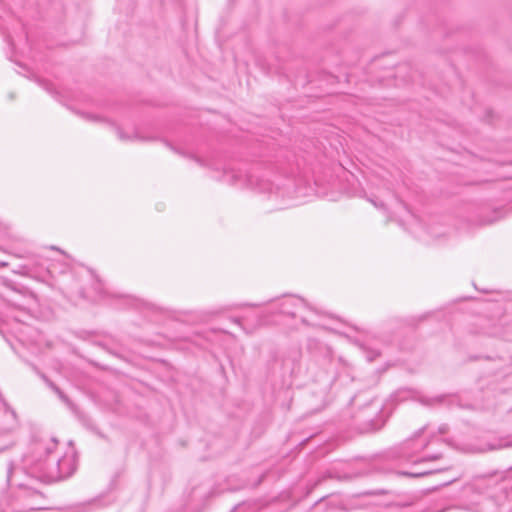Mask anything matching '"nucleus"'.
I'll list each match as a JSON object with an SVG mask.
<instances>
[{
    "label": "nucleus",
    "instance_id": "f257e3e1",
    "mask_svg": "<svg viewBox=\"0 0 512 512\" xmlns=\"http://www.w3.org/2000/svg\"><path fill=\"white\" fill-rule=\"evenodd\" d=\"M382 412V405L370 401L369 404L358 414V420L363 422L365 431H376L382 428L384 421L378 415Z\"/></svg>",
    "mask_w": 512,
    "mask_h": 512
},
{
    "label": "nucleus",
    "instance_id": "f03ea898",
    "mask_svg": "<svg viewBox=\"0 0 512 512\" xmlns=\"http://www.w3.org/2000/svg\"><path fill=\"white\" fill-rule=\"evenodd\" d=\"M59 466V459L48 458L39 468L40 480L45 483L63 480V474L60 472Z\"/></svg>",
    "mask_w": 512,
    "mask_h": 512
},
{
    "label": "nucleus",
    "instance_id": "7ed1b4c3",
    "mask_svg": "<svg viewBox=\"0 0 512 512\" xmlns=\"http://www.w3.org/2000/svg\"><path fill=\"white\" fill-rule=\"evenodd\" d=\"M60 472L63 474V479L70 477L76 470V455L75 453L65 454L59 458Z\"/></svg>",
    "mask_w": 512,
    "mask_h": 512
},
{
    "label": "nucleus",
    "instance_id": "20e7f679",
    "mask_svg": "<svg viewBox=\"0 0 512 512\" xmlns=\"http://www.w3.org/2000/svg\"><path fill=\"white\" fill-rule=\"evenodd\" d=\"M306 303L303 299L297 297H289L280 304V313L289 315L291 317L296 316V308L305 306Z\"/></svg>",
    "mask_w": 512,
    "mask_h": 512
},
{
    "label": "nucleus",
    "instance_id": "39448f33",
    "mask_svg": "<svg viewBox=\"0 0 512 512\" xmlns=\"http://www.w3.org/2000/svg\"><path fill=\"white\" fill-rule=\"evenodd\" d=\"M19 487L22 489V498H31L32 500H38L43 498V494L27 485L19 484Z\"/></svg>",
    "mask_w": 512,
    "mask_h": 512
},
{
    "label": "nucleus",
    "instance_id": "423d86ee",
    "mask_svg": "<svg viewBox=\"0 0 512 512\" xmlns=\"http://www.w3.org/2000/svg\"><path fill=\"white\" fill-rule=\"evenodd\" d=\"M498 214H499V212L493 211V215H494L493 218H479L477 220V222L469 220L466 223V228L471 229L475 226H483V225H487V224H492L493 222H495L498 219Z\"/></svg>",
    "mask_w": 512,
    "mask_h": 512
},
{
    "label": "nucleus",
    "instance_id": "0eeeda50",
    "mask_svg": "<svg viewBox=\"0 0 512 512\" xmlns=\"http://www.w3.org/2000/svg\"><path fill=\"white\" fill-rule=\"evenodd\" d=\"M78 114L85 120L87 121H91V122H105L111 126H114V124L112 122H110L109 120L99 116V115H96V114H92V113H86V112H78Z\"/></svg>",
    "mask_w": 512,
    "mask_h": 512
},
{
    "label": "nucleus",
    "instance_id": "6e6552de",
    "mask_svg": "<svg viewBox=\"0 0 512 512\" xmlns=\"http://www.w3.org/2000/svg\"><path fill=\"white\" fill-rule=\"evenodd\" d=\"M248 182L251 185H255L256 187H258L259 190H261V191H270L271 190V184L269 182L264 181V180H258L257 178H255L252 175H250L248 177Z\"/></svg>",
    "mask_w": 512,
    "mask_h": 512
},
{
    "label": "nucleus",
    "instance_id": "1a4fd4ad",
    "mask_svg": "<svg viewBox=\"0 0 512 512\" xmlns=\"http://www.w3.org/2000/svg\"><path fill=\"white\" fill-rule=\"evenodd\" d=\"M38 83L41 87H43L48 93L54 95L56 94V88L53 84L49 83L48 81L44 79H38Z\"/></svg>",
    "mask_w": 512,
    "mask_h": 512
},
{
    "label": "nucleus",
    "instance_id": "9d476101",
    "mask_svg": "<svg viewBox=\"0 0 512 512\" xmlns=\"http://www.w3.org/2000/svg\"><path fill=\"white\" fill-rule=\"evenodd\" d=\"M430 473L431 472H429V471H424V472L399 471V472H397L398 475L408 476V477H413V478L423 477V476L428 475Z\"/></svg>",
    "mask_w": 512,
    "mask_h": 512
},
{
    "label": "nucleus",
    "instance_id": "9b49d317",
    "mask_svg": "<svg viewBox=\"0 0 512 512\" xmlns=\"http://www.w3.org/2000/svg\"><path fill=\"white\" fill-rule=\"evenodd\" d=\"M115 130L117 132V135L119 137V139L123 140V141H126V140H131L133 138H138L137 134H134V136H129L127 134H125L122 129H120L119 127H115Z\"/></svg>",
    "mask_w": 512,
    "mask_h": 512
},
{
    "label": "nucleus",
    "instance_id": "f8f14e48",
    "mask_svg": "<svg viewBox=\"0 0 512 512\" xmlns=\"http://www.w3.org/2000/svg\"><path fill=\"white\" fill-rule=\"evenodd\" d=\"M59 396V398L64 402L66 403L67 405L69 406H73V403L70 401V399L64 394L63 391H61L59 394H57Z\"/></svg>",
    "mask_w": 512,
    "mask_h": 512
},
{
    "label": "nucleus",
    "instance_id": "ddd939ff",
    "mask_svg": "<svg viewBox=\"0 0 512 512\" xmlns=\"http://www.w3.org/2000/svg\"><path fill=\"white\" fill-rule=\"evenodd\" d=\"M489 335L499 337L503 335L502 329L499 327L493 328V331L488 332Z\"/></svg>",
    "mask_w": 512,
    "mask_h": 512
},
{
    "label": "nucleus",
    "instance_id": "4468645a",
    "mask_svg": "<svg viewBox=\"0 0 512 512\" xmlns=\"http://www.w3.org/2000/svg\"><path fill=\"white\" fill-rule=\"evenodd\" d=\"M100 498H93L91 500H89L88 502L84 503L85 506H96L98 505V503L100 502Z\"/></svg>",
    "mask_w": 512,
    "mask_h": 512
},
{
    "label": "nucleus",
    "instance_id": "2eb2a0df",
    "mask_svg": "<svg viewBox=\"0 0 512 512\" xmlns=\"http://www.w3.org/2000/svg\"><path fill=\"white\" fill-rule=\"evenodd\" d=\"M42 379L47 383V385L54 391L55 390V387H57V385L55 383H53L51 380H49L45 375H42Z\"/></svg>",
    "mask_w": 512,
    "mask_h": 512
},
{
    "label": "nucleus",
    "instance_id": "dca6fc26",
    "mask_svg": "<svg viewBox=\"0 0 512 512\" xmlns=\"http://www.w3.org/2000/svg\"><path fill=\"white\" fill-rule=\"evenodd\" d=\"M512 446V442H505V443H501L499 445H491L490 449H498V448H504V447H510Z\"/></svg>",
    "mask_w": 512,
    "mask_h": 512
},
{
    "label": "nucleus",
    "instance_id": "f3484780",
    "mask_svg": "<svg viewBox=\"0 0 512 512\" xmlns=\"http://www.w3.org/2000/svg\"><path fill=\"white\" fill-rule=\"evenodd\" d=\"M13 468H14V467H13V464H12V463H9V464H8V467H7V478H8V481H9V482L11 481Z\"/></svg>",
    "mask_w": 512,
    "mask_h": 512
},
{
    "label": "nucleus",
    "instance_id": "a211bd4d",
    "mask_svg": "<svg viewBox=\"0 0 512 512\" xmlns=\"http://www.w3.org/2000/svg\"><path fill=\"white\" fill-rule=\"evenodd\" d=\"M27 509L29 510H38L40 509V506H38L36 503L31 502L26 505Z\"/></svg>",
    "mask_w": 512,
    "mask_h": 512
},
{
    "label": "nucleus",
    "instance_id": "6ab92c4d",
    "mask_svg": "<svg viewBox=\"0 0 512 512\" xmlns=\"http://www.w3.org/2000/svg\"><path fill=\"white\" fill-rule=\"evenodd\" d=\"M439 455H432V456H428L426 458H424L422 461H432V460H437L439 459Z\"/></svg>",
    "mask_w": 512,
    "mask_h": 512
},
{
    "label": "nucleus",
    "instance_id": "aec40b11",
    "mask_svg": "<svg viewBox=\"0 0 512 512\" xmlns=\"http://www.w3.org/2000/svg\"><path fill=\"white\" fill-rule=\"evenodd\" d=\"M507 497L510 501H512V488L507 492Z\"/></svg>",
    "mask_w": 512,
    "mask_h": 512
},
{
    "label": "nucleus",
    "instance_id": "412c9836",
    "mask_svg": "<svg viewBox=\"0 0 512 512\" xmlns=\"http://www.w3.org/2000/svg\"><path fill=\"white\" fill-rule=\"evenodd\" d=\"M61 391H62V390H61L58 386H57V387H55L54 392H55L56 394H59Z\"/></svg>",
    "mask_w": 512,
    "mask_h": 512
},
{
    "label": "nucleus",
    "instance_id": "4be33fe9",
    "mask_svg": "<svg viewBox=\"0 0 512 512\" xmlns=\"http://www.w3.org/2000/svg\"><path fill=\"white\" fill-rule=\"evenodd\" d=\"M302 323L305 324V325H309L308 321L305 319V318H302Z\"/></svg>",
    "mask_w": 512,
    "mask_h": 512
},
{
    "label": "nucleus",
    "instance_id": "5701e85b",
    "mask_svg": "<svg viewBox=\"0 0 512 512\" xmlns=\"http://www.w3.org/2000/svg\"><path fill=\"white\" fill-rule=\"evenodd\" d=\"M6 41H7V43H9L10 45H12V44H13V43H12V40L10 39V37H7Z\"/></svg>",
    "mask_w": 512,
    "mask_h": 512
},
{
    "label": "nucleus",
    "instance_id": "b1692460",
    "mask_svg": "<svg viewBox=\"0 0 512 512\" xmlns=\"http://www.w3.org/2000/svg\"><path fill=\"white\" fill-rule=\"evenodd\" d=\"M356 400H357V396H356V397H354V398L351 400L352 404H354V405H355V404H356Z\"/></svg>",
    "mask_w": 512,
    "mask_h": 512
},
{
    "label": "nucleus",
    "instance_id": "393cba45",
    "mask_svg": "<svg viewBox=\"0 0 512 512\" xmlns=\"http://www.w3.org/2000/svg\"><path fill=\"white\" fill-rule=\"evenodd\" d=\"M264 477H265V474H263V475L260 477V479H259L258 483L262 482V480L264 479Z\"/></svg>",
    "mask_w": 512,
    "mask_h": 512
},
{
    "label": "nucleus",
    "instance_id": "a878e982",
    "mask_svg": "<svg viewBox=\"0 0 512 512\" xmlns=\"http://www.w3.org/2000/svg\"><path fill=\"white\" fill-rule=\"evenodd\" d=\"M435 401L441 402L442 401V397L435 398Z\"/></svg>",
    "mask_w": 512,
    "mask_h": 512
},
{
    "label": "nucleus",
    "instance_id": "bb28decb",
    "mask_svg": "<svg viewBox=\"0 0 512 512\" xmlns=\"http://www.w3.org/2000/svg\"><path fill=\"white\" fill-rule=\"evenodd\" d=\"M166 146H168L170 149H173V146L169 143H166Z\"/></svg>",
    "mask_w": 512,
    "mask_h": 512
},
{
    "label": "nucleus",
    "instance_id": "cd10ccee",
    "mask_svg": "<svg viewBox=\"0 0 512 512\" xmlns=\"http://www.w3.org/2000/svg\"><path fill=\"white\" fill-rule=\"evenodd\" d=\"M166 146H168L170 149H173V146L169 143H166Z\"/></svg>",
    "mask_w": 512,
    "mask_h": 512
},
{
    "label": "nucleus",
    "instance_id": "c85d7f7f",
    "mask_svg": "<svg viewBox=\"0 0 512 512\" xmlns=\"http://www.w3.org/2000/svg\"><path fill=\"white\" fill-rule=\"evenodd\" d=\"M166 146H168L170 149H173V146L169 143H166Z\"/></svg>",
    "mask_w": 512,
    "mask_h": 512
},
{
    "label": "nucleus",
    "instance_id": "c756f323",
    "mask_svg": "<svg viewBox=\"0 0 512 512\" xmlns=\"http://www.w3.org/2000/svg\"><path fill=\"white\" fill-rule=\"evenodd\" d=\"M166 146H168L170 149H173V146L169 143H166Z\"/></svg>",
    "mask_w": 512,
    "mask_h": 512
},
{
    "label": "nucleus",
    "instance_id": "7c9ffc66",
    "mask_svg": "<svg viewBox=\"0 0 512 512\" xmlns=\"http://www.w3.org/2000/svg\"><path fill=\"white\" fill-rule=\"evenodd\" d=\"M422 402H423L424 404H430V402H429V401H427V400H422Z\"/></svg>",
    "mask_w": 512,
    "mask_h": 512
},
{
    "label": "nucleus",
    "instance_id": "2f4dec72",
    "mask_svg": "<svg viewBox=\"0 0 512 512\" xmlns=\"http://www.w3.org/2000/svg\"><path fill=\"white\" fill-rule=\"evenodd\" d=\"M510 512H512V508L510 509Z\"/></svg>",
    "mask_w": 512,
    "mask_h": 512
}]
</instances>
